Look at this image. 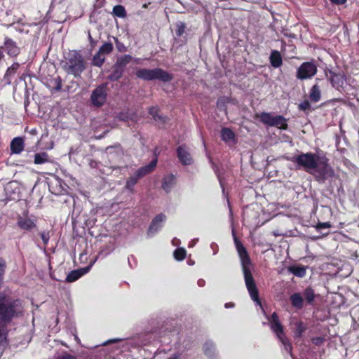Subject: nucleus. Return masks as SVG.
<instances>
[{"mask_svg": "<svg viewBox=\"0 0 359 359\" xmlns=\"http://www.w3.org/2000/svg\"><path fill=\"white\" fill-rule=\"evenodd\" d=\"M88 39H89V41H90V46H91L92 48H95V46L97 44V41H95V40H94L93 39L90 32H88Z\"/></svg>", "mask_w": 359, "mask_h": 359, "instance_id": "48", "label": "nucleus"}, {"mask_svg": "<svg viewBox=\"0 0 359 359\" xmlns=\"http://www.w3.org/2000/svg\"><path fill=\"white\" fill-rule=\"evenodd\" d=\"M136 76L144 81L160 80L163 82L172 81V76L161 68L140 69L136 72Z\"/></svg>", "mask_w": 359, "mask_h": 359, "instance_id": "4", "label": "nucleus"}, {"mask_svg": "<svg viewBox=\"0 0 359 359\" xmlns=\"http://www.w3.org/2000/svg\"><path fill=\"white\" fill-rule=\"evenodd\" d=\"M306 325L302 322L299 321L295 323V327L294 330V338H301L303 333L306 331Z\"/></svg>", "mask_w": 359, "mask_h": 359, "instance_id": "27", "label": "nucleus"}, {"mask_svg": "<svg viewBox=\"0 0 359 359\" xmlns=\"http://www.w3.org/2000/svg\"><path fill=\"white\" fill-rule=\"evenodd\" d=\"M315 180L320 184H324L325 181L334 176L333 168L327 163V159L319 160L318 165L311 173Z\"/></svg>", "mask_w": 359, "mask_h": 359, "instance_id": "7", "label": "nucleus"}, {"mask_svg": "<svg viewBox=\"0 0 359 359\" xmlns=\"http://www.w3.org/2000/svg\"><path fill=\"white\" fill-rule=\"evenodd\" d=\"M1 48L0 49V60L1 59V57H3V53L1 51Z\"/></svg>", "mask_w": 359, "mask_h": 359, "instance_id": "55", "label": "nucleus"}, {"mask_svg": "<svg viewBox=\"0 0 359 359\" xmlns=\"http://www.w3.org/2000/svg\"><path fill=\"white\" fill-rule=\"evenodd\" d=\"M49 161V157L47 153H36L34 155V163L42 164Z\"/></svg>", "mask_w": 359, "mask_h": 359, "instance_id": "31", "label": "nucleus"}, {"mask_svg": "<svg viewBox=\"0 0 359 359\" xmlns=\"http://www.w3.org/2000/svg\"><path fill=\"white\" fill-rule=\"evenodd\" d=\"M24 149V141L22 137H15L11 142V150L14 154H20Z\"/></svg>", "mask_w": 359, "mask_h": 359, "instance_id": "20", "label": "nucleus"}, {"mask_svg": "<svg viewBox=\"0 0 359 359\" xmlns=\"http://www.w3.org/2000/svg\"><path fill=\"white\" fill-rule=\"evenodd\" d=\"M53 83H54V89L56 90V91H59L61 90L62 88V80L60 79V76H57V78L54 79L53 80Z\"/></svg>", "mask_w": 359, "mask_h": 359, "instance_id": "41", "label": "nucleus"}, {"mask_svg": "<svg viewBox=\"0 0 359 359\" xmlns=\"http://www.w3.org/2000/svg\"><path fill=\"white\" fill-rule=\"evenodd\" d=\"M115 41L116 48L118 52L124 53L127 51V47L121 41L118 40L117 38H114Z\"/></svg>", "mask_w": 359, "mask_h": 359, "instance_id": "40", "label": "nucleus"}, {"mask_svg": "<svg viewBox=\"0 0 359 359\" xmlns=\"http://www.w3.org/2000/svg\"><path fill=\"white\" fill-rule=\"evenodd\" d=\"M149 113L151 116H152L153 118L160 123H166L168 118L165 116H163L159 114V109L157 107H150L149 109Z\"/></svg>", "mask_w": 359, "mask_h": 359, "instance_id": "24", "label": "nucleus"}, {"mask_svg": "<svg viewBox=\"0 0 359 359\" xmlns=\"http://www.w3.org/2000/svg\"><path fill=\"white\" fill-rule=\"evenodd\" d=\"M118 341H120V339H114L109 340L107 342V344L116 343V342H118ZM105 344H107V343Z\"/></svg>", "mask_w": 359, "mask_h": 359, "instance_id": "51", "label": "nucleus"}, {"mask_svg": "<svg viewBox=\"0 0 359 359\" xmlns=\"http://www.w3.org/2000/svg\"><path fill=\"white\" fill-rule=\"evenodd\" d=\"M14 182H10L8 184H7L6 187V190H8L10 188H12V186L14 184Z\"/></svg>", "mask_w": 359, "mask_h": 359, "instance_id": "52", "label": "nucleus"}, {"mask_svg": "<svg viewBox=\"0 0 359 359\" xmlns=\"http://www.w3.org/2000/svg\"><path fill=\"white\" fill-rule=\"evenodd\" d=\"M176 30L175 34L177 36H181L185 32L186 25L183 22H177L175 24Z\"/></svg>", "mask_w": 359, "mask_h": 359, "instance_id": "37", "label": "nucleus"}, {"mask_svg": "<svg viewBox=\"0 0 359 359\" xmlns=\"http://www.w3.org/2000/svg\"><path fill=\"white\" fill-rule=\"evenodd\" d=\"M234 242L239 257L241 259L242 270L244 275L245 283L246 287L249 292V294L252 299L257 304H260V300L259 299V292L255 281V279L251 273V260L249 255L247 252L246 248L242 244V243L238 239L237 237L234 236Z\"/></svg>", "mask_w": 359, "mask_h": 359, "instance_id": "1", "label": "nucleus"}, {"mask_svg": "<svg viewBox=\"0 0 359 359\" xmlns=\"http://www.w3.org/2000/svg\"><path fill=\"white\" fill-rule=\"evenodd\" d=\"M270 62L275 68H278L282 65L283 60L279 51L275 50L271 51L270 55Z\"/></svg>", "mask_w": 359, "mask_h": 359, "instance_id": "22", "label": "nucleus"}, {"mask_svg": "<svg viewBox=\"0 0 359 359\" xmlns=\"http://www.w3.org/2000/svg\"><path fill=\"white\" fill-rule=\"evenodd\" d=\"M174 256L177 260H183L186 256V251L183 248H177L174 252Z\"/></svg>", "mask_w": 359, "mask_h": 359, "instance_id": "39", "label": "nucleus"}, {"mask_svg": "<svg viewBox=\"0 0 359 359\" xmlns=\"http://www.w3.org/2000/svg\"><path fill=\"white\" fill-rule=\"evenodd\" d=\"M22 313V302L19 299L0 294V314H20Z\"/></svg>", "mask_w": 359, "mask_h": 359, "instance_id": "6", "label": "nucleus"}, {"mask_svg": "<svg viewBox=\"0 0 359 359\" xmlns=\"http://www.w3.org/2000/svg\"><path fill=\"white\" fill-rule=\"evenodd\" d=\"M221 137L222 140L224 142H229L234 139L235 135L231 129L228 128H224L221 130Z\"/></svg>", "mask_w": 359, "mask_h": 359, "instance_id": "29", "label": "nucleus"}, {"mask_svg": "<svg viewBox=\"0 0 359 359\" xmlns=\"http://www.w3.org/2000/svg\"><path fill=\"white\" fill-rule=\"evenodd\" d=\"M165 215L163 214H159L156 215L152 220L151 225L148 230L149 234H153L156 233L160 227L159 224L165 219Z\"/></svg>", "mask_w": 359, "mask_h": 359, "instance_id": "19", "label": "nucleus"}, {"mask_svg": "<svg viewBox=\"0 0 359 359\" xmlns=\"http://www.w3.org/2000/svg\"><path fill=\"white\" fill-rule=\"evenodd\" d=\"M289 271L298 277H304L306 274V269L302 266H291L289 268Z\"/></svg>", "mask_w": 359, "mask_h": 359, "instance_id": "36", "label": "nucleus"}, {"mask_svg": "<svg viewBox=\"0 0 359 359\" xmlns=\"http://www.w3.org/2000/svg\"><path fill=\"white\" fill-rule=\"evenodd\" d=\"M17 225L19 228L26 231H30L36 226L35 222L27 217H18Z\"/></svg>", "mask_w": 359, "mask_h": 359, "instance_id": "15", "label": "nucleus"}, {"mask_svg": "<svg viewBox=\"0 0 359 359\" xmlns=\"http://www.w3.org/2000/svg\"><path fill=\"white\" fill-rule=\"evenodd\" d=\"M177 153L178 158L183 165H188L192 163L193 159L185 145L180 146L177 149Z\"/></svg>", "mask_w": 359, "mask_h": 359, "instance_id": "13", "label": "nucleus"}, {"mask_svg": "<svg viewBox=\"0 0 359 359\" xmlns=\"http://www.w3.org/2000/svg\"><path fill=\"white\" fill-rule=\"evenodd\" d=\"M271 126H275L285 130L287 128V120L281 115L275 116Z\"/></svg>", "mask_w": 359, "mask_h": 359, "instance_id": "23", "label": "nucleus"}, {"mask_svg": "<svg viewBox=\"0 0 359 359\" xmlns=\"http://www.w3.org/2000/svg\"><path fill=\"white\" fill-rule=\"evenodd\" d=\"M316 296L313 290L307 287L302 292L292 294L290 297V301L292 306L299 310L308 305H313Z\"/></svg>", "mask_w": 359, "mask_h": 359, "instance_id": "2", "label": "nucleus"}, {"mask_svg": "<svg viewBox=\"0 0 359 359\" xmlns=\"http://www.w3.org/2000/svg\"><path fill=\"white\" fill-rule=\"evenodd\" d=\"M5 268L6 262L3 259L0 258V278H2V276L4 273Z\"/></svg>", "mask_w": 359, "mask_h": 359, "instance_id": "47", "label": "nucleus"}, {"mask_svg": "<svg viewBox=\"0 0 359 359\" xmlns=\"http://www.w3.org/2000/svg\"><path fill=\"white\" fill-rule=\"evenodd\" d=\"M309 97L313 102H317L320 100L321 92L320 86L318 84H315L312 86L309 93Z\"/></svg>", "mask_w": 359, "mask_h": 359, "instance_id": "26", "label": "nucleus"}, {"mask_svg": "<svg viewBox=\"0 0 359 359\" xmlns=\"http://www.w3.org/2000/svg\"><path fill=\"white\" fill-rule=\"evenodd\" d=\"M290 161L297 163V168H303L309 173L315 169L318 165V156L313 153H302L299 155L293 156Z\"/></svg>", "mask_w": 359, "mask_h": 359, "instance_id": "5", "label": "nucleus"}, {"mask_svg": "<svg viewBox=\"0 0 359 359\" xmlns=\"http://www.w3.org/2000/svg\"><path fill=\"white\" fill-rule=\"evenodd\" d=\"M271 318H268L270 321V327L271 330L276 334L280 341L284 345L286 351H292V344L287 338L283 327L279 320L278 316H270Z\"/></svg>", "mask_w": 359, "mask_h": 359, "instance_id": "8", "label": "nucleus"}, {"mask_svg": "<svg viewBox=\"0 0 359 359\" xmlns=\"http://www.w3.org/2000/svg\"><path fill=\"white\" fill-rule=\"evenodd\" d=\"M114 49L113 44L110 42L104 43L99 49L98 52L93 56V64L96 67H101L104 60L105 55L112 52Z\"/></svg>", "mask_w": 359, "mask_h": 359, "instance_id": "11", "label": "nucleus"}, {"mask_svg": "<svg viewBox=\"0 0 359 359\" xmlns=\"http://www.w3.org/2000/svg\"><path fill=\"white\" fill-rule=\"evenodd\" d=\"M175 184V177L173 175H169L168 176H165L162 182V188L163 190H165L167 193L170 192L171 189L173 187V186Z\"/></svg>", "mask_w": 359, "mask_h": 359, "instance_id": "21", "label": "nucleus"}, {"mask_svg": "<svg viewBox=\"0 0 359 359\" xmlns=\"http://www.w3.org/2000/svg\"><path fill=\"white\" fill-rule=\"evenodd\" d=\"M203 352L209 358H212L215 353V345L211 341H207L203 345Z\"/></svg>", "mask_w": 359, "mask_h": 359, "instance_id": "33", "label": "nucleus"}, {"mask_svg": "<svg viewBox=\"0 0 359 359\" xmlns=\"http://www.w3.org/2000/svg\"><path fill=\"white\" fill-rule=\"evenodd\" d=\"M1 49L5 50L11 56H16L19 53V48L15 42L10 39H6L4 46L1 47Z\"/></svg>", "mask_w": 359, "mask_h": 359, "instance_id": "17", "label": "nucleus"}, {"mask_svg": "<svg viewBox=\"0 0 359 359\" xmlns=\"http://www.w3.org/2000/svg\"><path fill=\"white\" fill-rule=\"evenodd\" d=\"M330 81L332 86L336 89L343 88L346 83V79L344 74L335 73L334 72H330Z\"/></svg>", "mask_w": 359, "mask_h": 359, "instance_id": "14", "label": "nucleus"}, {"mask_svg": "<svg viewBox=\"0 0 359 359\" xmlns=\"http://www.w3.org/2000/svg\"><path fill=\"white\" fill-rule=\"evenodd\" d=\"M317 73V66L313 62H304L297 69L296 77L299 80L311 79Z\"/></svg>", "mask_w": 359, "mask_h": 359, "instance_id": "9", "label": "nucleus"}, {"mask_svg": "<svg viewBox=\"0 0 359 359\" xmlns=\"http://www.w3.org/2000/svg\"><path fill=\"white\" fill-rule=\"evenodd\" d=\"M83 274V273H82L79 270L72 271L67 276L66 281L68 283L74 282V281L78 280Z\"/></svg>", "mask_w": 359, "mask_h": 359, "instance_id": "34", "label": "nucleus"}, {"mask_svg": "<svg viewBox=\"0 0 359 359\" xmlns=\"http://www.w3.org/2000/svg\"><path fill=\"white\" fill-rule=\"evenodd\" d=\"M257 116L259 117L261 122H262L264 124L269 126H271L274 117L271 115V114L262 112V114Z\"/></svg>", "mask_w": 359, "mask_h": 359, "instance_id": "32", "label": "nucleus"}, {"mask_svg": "<svg viewBox=\"0 0 359 359\" xmlns=\"http://www.w3.org/2000/svg\"><path fill=\"white\" fill-rule=\"evenodd\" d=\"M233 306H234V304L233 303H231V302L225 304V307L226 308L233 307Z\"/></svg>", "mask_w": 359, "mask_h": 359, "instance_id": "53", "label": "nucleus"}, {"mask_svg": "<svg viewBox=\"0 0 359 359\" xmlns=\"http://www.w3.org/2000/svg\"><path fill=\"white\" fill-rule=\"evenodd\" d=\"M299 108L301 110L306 111L311 108V104L308 100H304V102L299 104Z\"/></svg>", "mask_w": 359, "mask_h": 359, "instance_id": "44", "label": "nucleus"}, {"mask_svg": "<svg viewBox=\"0 0 359 359\" xmlns=\"http://www.w3.org/2000/svg\"><path fill=\"white\" fill-rule=\"evenodd\" d=\"M139 60H140V59H135V61L137 63H138V62H139Z\"/></svg>", "mask_w": 359, "mask_h": 359, "instance_id": "56", "label": "nucleus"}, {"mask_svg": "<svg viewBox=\"0 0 359 359\" xmlns=\"http://www.w3.org/2000/svg\"><path fill=\"white\" fill-rule=\"evenodd\" d=\"M41 238L44 243L45 245H46L48 243V241L50 239V233L49 231H43L40 233Z\"/></svg>", "mask_w": 359, "mask_h": 359, "instance_id": "42", "label": "nucleus"}, {"mask_svg": "<svg viewBox=\"0 0 359 359\" xmlns=\"http://www.w3.org/2000/svg\"><path fill=\"white\" fill-rule=\"evenodd\" d=\"M198 285L200 286V287H203L204 285H205V281L202 279L199 280L198 281Z\"/></svg>", "mask_w": 359, "mask_h": 359, "instance_id": "50", "label": "nucleus"}, {"mask_svg": "<svg viewBox=\"0 0 359 359\" xmlns=\"http://www.w3.org/2000/svg\"><path fill=\"white\" fill-rule=\"evenodd\" d=\"M311 341L313 344H315L316 346H320L321 344H323L324 343L325 338L323 337H313V338H312Z\"/></svg>", "mask_w": 359, "mask_h": 359, "instance_id": "43", "label": "nucleus"}, {"mask_svg": "<svg viewBox=\"0 0 359 359\" xmlns=\"http://www.w3.org/2000/svg\"><path fill=\"white\" fill-rule=\"evenodd\" d=\"M168 359H179V357L177 355H175L174 357H170Z\"/></svg>", "mask_w": 359, "mask_h": 359, "instance_id": "54", "label": "nucleus"}, {"mask_svg": "<svg viewBox=\"0 0 359 359\" xmlns=\"http://www.w3.org/2000/svg\"><path fill=\"white\" fill-rule=\"evenodd\" d=\"M13 316H0V347H6L8 345V325L12 321Z\"/></svg>", "mask_w": 359, "mask_h": 359, "instance_id": "12", "label": "nucleus"}, {"mask_svg": "<svg viewBox=\"0 0 359 359\" xmlns=\"http://www.w3.org/2000/svg\"><path fill=\"white\" fill-rule=\"evenodd\" d=\"M20 65L18 63H14L11 65V67H8L5 75L4 79L6 84H10L11 82V78L13 76L17 70L18 69Z\"/></svg>", "mask_w": 359, "mask_h": 359, "instance_id": "25", "label": "nucleus"}, {"mask_svg": "<svg viewBox=\"0 0 359 359\" xmlns=\"http://www.w3.org/2000/svg\"><path fill=\"white\" fill-rule=\"evenodd\" d=\"M133 60V58L130 55H123L117 58L116 64L123 69Z\"/></svg>", "mask_w": 359, "mask_h": 359, "instance_id": "28", "label": "nucleus"}, {"mask_svg": "<svg viewBox=\"0 0 359 359\" xmlns=\"http://www.w3.org/2000/svg\"><path fill=\"white\" fill-rule=\"evenodd\" d=\"M85 69V62L82 55L76 50L70 51L65 65L66 72L75 76H79Z\"/></svg>", "mask_w": 359, "mask_h": 359, "instance_id": "3", "label": "nucleus"}, {"mask_svg": "<svg viewBox=\"0 0 359 359\" xmlns=\"http://www.w3.org/2000/svg\"><path fill=\"white\" fill-rule=\"evenodd\" d=\"M107 96V86L101 85L92 92L90 100L94 106L99 107L104 105L106 102Z\"/></svg>", "mask_w": 359, "mask_h": 359, "instance_id": "10", "label": "nucleus"}, {"mask_svg": "<svg viewBox=\"0 0 359 359\" xmlns=\"http://www.w3.org/2000/svg\"><path fill=\"white\" fill-rule=\"evenodd\" d=\"M165 215L163 214H159L156 215L152 220L151 225L148 230L149 234H153L156 233L160 227L159 224L165 219Z\"/></svg>", "mask_w": 359, "mask_h": 359, "instance_id": "18", "label": "nucleus"}, {"mask_svg": "<svg viewBox=\"0 0 359 359\" xmlns=\"http://www.w3.org/2000/svg\"><path fill=\"white\" fill-rule=\"evenodd\" d=\"M57 359H78L74 355H72L69 353L65 352L61 355L58 356Z\"/></svg>", "mask_w": 359, "mask_h": 359, "instance_id": "45", "label": "nucleus"}, {"mask_svg": "<svg viewBox=\"0 0 359 359\" xmlns=\"http://www.w3.org/2000/svg\"><path fill=\"white\" fill-rule=\"evenodd\" d=\"M113 14L118 18H124L127 13L125 8L121 5H116L113 8Z\"/></svg>", "mask_w": 359, "mask_h": 359, "instance_id": "35", "label": "nucleus"}, {"mask_svg": "<svg viewBox=\"0 0 359 359\" xmlns=\"http://www.w3.org/2000/svg\"><path fill=\"white\" fill-rule=\"evenodd\" d=\"M331 227V224L330 222H323V223H318L316 228L317 230H321L322 229H329Z\"/></svg>", "mask_w": 359, "mask_h": 359, "instance_id": "46", "label": "nucleus"}, {"mask_svg": "<svg viewBox=\"0 0 359 359\" xmlns=\"http://www.w3.org/2000/svg\"><path fill=\"white\" fill-rule=\"evenodd\" d=\"M123 72V69L121 67H118V65L115 64L113 72L109 76V79L111 81H117L121 77Z\"/></svg>", "mask_w": 359, "mask_h": 359, "instance_id": "30", "label": "nucleus"}, {"mask_svg": "<svg viewBox=\"0 0 359 359\" xmlns=\"http://www.w3.org/2000/svg\"><path fill=\"white\" fill-rule=\"evenodd\" d=\"M138 179L137 176L129 177L126 181V188L130 191H133V188L137 182Z\"/></svg>", "mask_w": 359, "mask_h": 359, "instance_id": "38", "label": "nucleus"}, {"mask_svg": "<svg viewBox=\"0 0 359 359\" xmlns=\"http://www.w3.org/2000/svg\"><path fill=\"white\" fill-rule=\"evenodd\" d=\"M332 4L341 5L346 3V0H330Z\"/></svg>", "mask_w": 359, "mask_h": 359, "instance_id": "49", "label": "nucleus"}, {"mask_svg": "<svg viewBox=\"0 0 359 359\" xmlns=\"http://www.w3.org/2000/svg\"><path fill=\"white\" fill-rule=\"evenodd\" d=\"M157 161H158L157 158H155L154 159H153L151 161V162L149 165L139 168L136 172V176L138 178H141V177L149 174L150 172H151L156 168Z\"/></svg>", "mask_w": 359, "mask_h": 359, "instance_id": "16", "label": "nucleus"}]
</instances>
